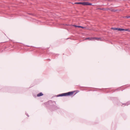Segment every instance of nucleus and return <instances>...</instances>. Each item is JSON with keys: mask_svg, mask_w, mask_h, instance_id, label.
Wrapping results in <instances>:
<instances>
[{"mask_svg": "<svg viewBox=\"0 0 130 130\" xmlns=\"http://www.w3.org/2000/svg\"><path fill=\"white\" fill-rule=\"evenodd\" d=\"M43 95V94L42 92H40L37 95V96L38 97L40 96Z\"/></svg>", "mask_w": 130, "mask_h": 130, "instance_id": "5", "label": "nucleus"}, {"mask_svg": "<svg viewBox=\"0 0 130 130\" xmlns=\"http://www.w3.org/2000/svg\"><path fill=\"white\" fill-rule=\"evenodd\" d=\"M111 29L114 30H118V28H113L112 27Z\"/></svg>", "mask_w": 130, "mask_h": 130, "instance_id": "8", "label": "nucleus"}, {"mask_svg": "<svg viewBox=\"0 0 130 130\" xmlns=\"http://www.w3.org/2000/svg\"><path fill=\"white\" fill-rule=\"evenodd\" d=\"M86 39H88L89 40H91V39H90V38H86Z\"/></svg>", "mask_w": 130, "mask_h": 130, "instance_id": "13", "label": "nucleus"}, {"mask_svg": "<svg viewBox=\"0 0 130 130\" xmlns=\"http://www.w3.org/2000/svg\"><path fill=\"white\" fill-rule=\"evenodd\" d=\"M57 97H59V96H64V93L59 94L57 95Z\"/></svg>", "mask_w": 130, "mask_h": 130, "instance_id": "6", "label": "nucleus"}, {"mask_svg": "<svg viewBox=\"0 0 130 130\" xmlns=\"http://www.w3.org/2000/svg\"><path fill=\"white\" fill-rule=\"evenodd\" d=\"M27 115V116H28V117H29V116H28V115Z\"/></svg>", "mask_w": 130, "mask_h": 130, "instance_id": "16", "label": "nucleus"}, {"mask_svg": "<svg viewBox=\"0 0 130 130\" xmlns=\"http://www.w3.org/2000/svg\"><path fill=\"white\" fill-rule=\"evenodd\" d=\"M118 31H124V29L120 28H118Z\"/></svg>", "mask_w": 130, "mask_h": 130, "instance_id": "7", "label": "nucleus"}, {"mask_svg": "<svg viewBox=\"0 0 130 130\" xmlns=\"http://www.w3.org/2000/svg\"><path fill=\"white\" fill-rule=\"evenodd\" d=\"M124 31H128L129 32H130V30H129L128 29H124Z\"/></svg>", "mask_w": 130, "mask_h": 130, "instance_id": "10", "label": "nucleus"}, {"mask_svg": "<svg viewBox=\"0 0 130 130\" xmlns=\"http://www.w3.org/2000/svg\"><path fill=\"white\" fill-rule=\"evenodd\" d=\"M29 14L30 15H32V14L31 13H29Z\"/></svg>", "mask_w": 130, "mask_h": 130, "instance_id": "15", "label": "nucleus"}, {"mask_svg": "<svg viewBox=\"0 0 130 130\" xmlns=\"http://www.w3.org/2000/svg\"><path fill=\"white\" fill-rule=\"evenodd\" d=\"M65 25H68H68H67V24H65Z\"/></svg>", "mask_w": 130, "mask_h": 130, "instance_id": "14", "label": "nucleus"}, {"mask_svg": "<svg viewBox=\"0 0 130 130\" xmlns=\"http://www.w3.org/2000/svg\"><path fill=\"white\" fill-rule=\"evenodd\" d=\"M124 18H130V16H126V17H124Z\"/></svg>", "mask_w": 130, "mask_h": 130, "instance_id": "12", "label": "nucleus"}, {"mask_svg": "<svg viewBox=\"0 0 130 130\" xmlns=\"http://www.w3.org/2000/svg\"><path fill=\"white\" fill-rule=\"evenodd\" d=\"M95 39L97 40H100L101 39L100 38H95Z\"/></svg>", "mask_w": 130, "mask_h": 130, "instance_id": "9", "label": "nucleus"}, {"mask_svg": "<svg viewBox=\"0 0 130 130\" xmlns=\"http://www.w3.org/2000/svg\"><path fill=\"white\" fill-rule=\"evenodd\" d=\"M128 105V104L127 103H126L124 104H123L122 105V106L123 105Z\"/></svg>", "mask_w": 130, "mask_h": 130, "instance_id": "11", "label": "nucleus"}, {"mask_svg": "<svg viewBox=\"0 0 130 130\" xmlns=\"http://www.w3.org/2000/svg\"><path fill=\"white\" fill-rule=\"evenodd\" d=\"M73 26H74L75 27H78L79 28H86V27H84L83 26H77L75 25H74Z\"/></svg>", "mask_w": 130, "mask_h": 130, "instance_id": "3", "label": "nucleus"}, {"mask_svg": "<svg viewBox=\"0 0 130 130\" xmlns=\"http://www.w3.org/2000/svg\"><path fill=\"white\" fill-rule=\"evenodd\" d=\"M89 0H86V1H89Z\"/></svg>", "mask_w": 130, "mask_h": 130, "instance_id": "18", "label": "nucleus"}, {"mask_svg": "<svg viewBox=\"0 0 130 130\" xmlns=\"http://www.w3.org/2000/svg\"><path fill=\"white\" fill-rule=\"evenodd\" d=\"M76 91H72L71 92H69L67 93H64V96H68L71 95H72L74 93V92H75Z\"/></svg>", "mask_w": 130, "mask_h": 130, "instance_id": "1", "label": "nucleus"}, {"mask_svg": "<svg viewBox=\"0 0 130 130\" xmlns=\"http://www.w3.org/2000/svg\"><path fill=\"white\" fill-rule=\"evenodd\" d=\"M92 5V4L89 3L88 2H84V6L85 5Z\"/></svg>", "mask_w": 130, "mask_h": 130, "instance_id": "2", "label": "nucleus"}, {"mask_svg": "<svg viewBox=\"0 0 130 130\" xmlns=\"http://www.w3.org/2000/svg\"><path fill=\"white\" fill-rule=\"evenodd\" d=\"M74 4H82V5H84V2H76Z\"/></svg>", "mask_w": 130, "mask_h": 130, "instance_id": "4", "label": "nucleus"}, {"mask_svg": "<svg viewBox=\"0 0 130 130\" xmlns=\"http://www.w3.org/2000/svg\"><path fill=\"white\" fill-rule=\"evenodd\" d=\"M84 1H86V0H83Z\"/></svg>", "mask_w": 130, "mask_h": 130, "instance_id": "19", "label": "nucleus"}, {"mask_svg": "<svg viewBox=\"0 0 130 130\" xmlns=\"http://www.w3.org/2000/svg\"><path fill=\"white\" fill-rule=\"evenodd\" d=\"M77 93V92H76L75 94H76Z\"/></svg>", "mask_w": 130, "mask_h": 130, "instance_id": "17", "label": "nucleus"}]
</instances>
